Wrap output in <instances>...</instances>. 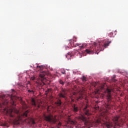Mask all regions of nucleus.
Listing matches in <instances>:
<instances>
[{
    "instance_id": "9b49d317",
    "label": "nucleus",
    "mask_w": 128,
    "mask_h": 128,
    "mask_svg": "<svg viewBox=\"0 0 128 128\" xmlns=\"http://www.w3.org/2000/svg\"><path fill=\"white\" fill-rule=\"evenodd\" d=\"M73 111L74 112H78V106L76 104H73Z\"/></svg>"
},
{
    "instance_id": "473e14b6",
    "label": "nucleus",
    "mask_w": 128,
    "mask_h": 128,
    "mask_svg": "<svg viewBox=\"0 0 128 128\" xmlns=\"http://www.w3.org/2000/svg\"><path fill=\"white\" fill-rule=\"evenodd\" d=\"M76 94V92L73 93V96H74Z\"/></svg>"
},
{
    "instance_id": "0eeeda50",
    "label": "nucleus",
    "mask_w": 128,
    "mask_h": 128,
    "mask_svg": "<svg viewBox=\"0 0 128 128\" xmlns=\"http://www.w3.org/2000/svg\"><path fill=\"white\" fill-rule=\"evenodd\" d=\"M58 96L60 98H62L64 100H66V90L62 89V92H60Z\"/></svg>"
},
{
    "instance_id": "e433bc0d",
    "label": "nucleus",
    "mask_w": 128,
    "mask_h": 128,
    "mask_svg": "<svg viewBox=\"0 0 128 128\" xmlns=\"http://www.w3.org/2000/svg\"><path fill=\"white\" fill-rule=\"evenodd\" d=\"M100 46V44H99Z\"/></svg>"
},
{
    "instance_id": "2eb2a0df",
    "label": "nucleus",
    "mask_w": 128,
    "mask_h": 128,
    "mask_svg": "<svg viewBox=\"0 0 128 128\" xmlns=\"http://www.w3.org/2000/svg\"><path fill=\"white\" fill-rule=\"evenodd\" d=\"M110 42H107L105 43L104 44H103L102 45V46H103V48H108V46H110Z\"/></svg>"
},
{
    "instance_id": "b1692460",
    "label": "nucleus",
    "mask_w": 128,
    "mask_h": 128,
    "mask_svg": "<svg viewBox=\"0 0 128 128\" xmlns=\"http://www.w3.org/2000/svg\"><path fill=\"white\" fill-rule=\"evenodd\" d=\"M28 92H30V93L32 92V94H34V90H28Z\"/></svg>"
},
{
    "instance_id": "7c9ffc66",
    "label": "nucleus",
    "mask_w": 128,
    "mask_h": 128,
    "mask_svg": "<svg viewBox=\"0 0 128 128\" xmlns=\"http://www.w3.org/2000/svg\"><path fill=\"white\" fill-rule=\"evenodd\" d=\"M70 98H71V100L72 99V96H70Z\"/></svg>"
},
{
    "instance_id": "f8f14e48",
    "label": "nucleus",
    "mask_w": 128,
    "mask_h": 128,
    "mask_svg": "<svg viewBox=\"0 0 128 128\" xmlns=\"http://www.w3.org/2000/svg\"><path fill=\"white\" fill-rule=\"evenodd\" d=\"M118 118H120V116H115L113 118V120L114 122L116 124H118Z\"/></svg>"
},
{
    "instance_id": "72a5a7b5",
    "label": "nucleus",
    "mask_w": 128,
    "mask_h": 128,
    "mask_svg": "<svg viewBox=\"0 0 128 128\" xmlns=\"http://www.w3.org/2000/svg\"><path fill=\"white\" fill-rule=\"evenodd\" d=\"M82 56L81 55V56H80V58H82Z\"/></svg>"
},
{
    "instance_id": "c9c22d12",
    "label": "nucleus",
    "mask_w": 128,
    "mask_h": 128,
    "mask_svg": "<svg viewBox=\"0 0 128 128\" xmlns=\"http://www.w3.org/2000/svg\"><path fill=\"white\" fill-rule=\"evenodd\" d=\"M110 106V105H109V104H108V106Z\"/></svg>"
},
{
    "instance_id": "423d86ee",
    "label": "nucleus",
    "mask_w": 128,
    "mask_h": 128,
    "mask_svg": "<svg viewBox=\"0 0 128 128\" xmlns=\"http://www.w3.org/2000/svg\"><path fill=\"white\" fill-rule=\"evenodd\" d=\"M31 104L32 105L34 106V108H36V110H38L40 108V104H36V100L34 98H32L31 99Z\"/></svg>"
},
{
    "instance_id": "39448f33",
    "label": "nucleus",
    "mask_w": 128,
    "mask_h": 128,
    "mask_svg": "<svg viewBox=\"0 0 128 128\" xmlns=\"http://www.w3.org/2000/svg\"><path fill=\"white\" fill-rule=\"evenodd\" d=\"M100 92H104L105 94H106L107 100L108 104L110 103V102L112 101V94H110L112 92V90L109 88L104 90V86H102L100 87V90H98L97 93L100 94Z\"/></svg>"
},
{
    "instance_id": "6ab92c4d",
    "label": "nucleus",
    "mask_w": 128,
    "mask_h": 128,
    "mask_svg": "<svg viewBox=\"0 0 128 128\" xmlns=\"http://www.w3.org/2000/svg\"><path fill=\"white\" fill-rule=\"evenodd\" d=\"M86 80H88V78H86V76H83L82 78V81L84 82H86Z\"/></svg>"
},
{
    "instance_id": "f03ea898",
    "label": "nucleus",
    "mask_w": 128,
    "mask_h": 128,
    "mask_svg": "<svg viewBox=\"0 0 128 128\" xmlns=\"http://www.w3.org/2000/svg\"><path fill=\"white\" fill-rule=\"evenodd\" d=\"M44 120L52 124H56V126L58 128H60L62 126V123L60 122H57L58 119H56V116H52V114L49 115H44Z\"/></svg>"
},
{
    "instance_id": "dca6fc26",
    "label": "nucleus",
    "mask_w": 128,
    "mask_h": 128,
    "mask_svg": "<svg viewBox=\"0 0 128 128\" xmlns=\"http://www.w3.org/2000/svg\"><path fill=\"white\" fill-rule=\"evenodd\" d=\"M42 68H44V66H38V65H36V70H42Z\"/></svg>"
},
{
    "instance_id": "2f4dec72",
    "label": "nucleus",
    "mask_w": 128,
    "mask_h": 128,
    "mask_svg": "<svg viewBox=\"0 0 128 128\" xmlns=\"http://www.w3.org/2000/svg\"><path fill=\"white\" fill-rule=\"evenodd\" d=\"M77 46H80V44H78Z\"/></svg>"
},
{
    "instance_id": "f704fd0d",
    "label": "nucleus",
    "mask_w": 128,
    "mask_h": 128,
    "mask_svg": "<svg viewBox=\"0 0 128 128\" xmlns=\"http://www.w3.org/2000/svg\"><path fill=\"white\" fill-rule=\"evenodd\" d=\"M72 101L74 102V99L72 100Z\"/></svg>"
},
{
    "instance_id": "f257e3e1",
    "label": "nucleus",
    "mask_w": 128,
    "mask_h": 128,
    "mask_svg": "<svg viewBox=\"0 0 128 128\" xmlns=\"http://www.w3.org/2000/svg\"><path fill=\"white\" fill-rule=\"evenodd\" d=\"M14 112L18 116V118L15 120V122L16 124H20V120H22V117L28 118V114L30 112V111H28V110H27L23 114H22L21 116L20 114V112L18 111V110L16 108H11L8 111V112L9 113L10 116L11 118H14V116L12 114V112Z\"/></svg>"
},
{
    "instance_id": "bb28decb",
    "label": "nucleus",
    "mask_w": 128,
    "mask_h": 128,
    "mask_svg": "<svg viewBox=\"0 0 128 128\" xmlns=\"http://www.w3.org/2000/svg\"><path fill=\"white\" fill-rule=\"evenodd\" d=\"M62 74H66V71L62 72Z\"/></svg>"
},
{
    "instance_id": "a211bd4d",
    "label": "nucleus",
    "mask_w": 128,
    "mask_h": 128,
    "mask_svg": "<svg viewBox=\"0 0 128 128\" xmlns=\"http://www.w3.org/2000/svg\"><path fill=\"white\" fill-rule=\"evenodd\" d=\"M66 57L67 58L68 60H70V58H72V55H70V53L68 52L67 54L66 55Z\"/></svg>"
},
{
    "instance_id": "a878e982",
    "label": "nucleus",
    "mask_w": 128,
    "mask_h": 128,
    "mask_svg": "<svg viewBox=\"0 0 128 128\" xmlns=\"http://www.w3.org/2000/svg\"><path fill=\"white\" fill-rule=\"evenodd\" d=\"M12 96H11V100H12L13 102V106H14V99H12Z\"/></svg>"
},
{
    "instance_id": "c85d7f7f",
    "label": "nucleus",
    "mask_w": 128,
    "mask_h": 128,
    "mask_svg": "<svg viewBox=\"0 0 128 128\" xmlns=\"http://www.w3.org/2000/svg\"><path fill=\"white\" fill-rule=\"evenodd\" d=\"M104 118H106V120H108V117H106V116H104Z\"/></svg>"
},
{
    "instance_id": "4468645a",
    "label": "nucleus",
    "mask_w": 128,
    "mask_h": 128,
    "mask_svg": "<svg viewBox=\"0 0 128 128\" xmlns=\"http://www.w3.org/2000/svg\"><path fill=\"white\" fill-rule=\"evenodd\" d=\"M105 125L106 126L107 128H112V124L109 122H106L105 123Z\"/></svg>"
},
{
    "instance_id": "6e6552de",
    "label": "nucleus",
    "mask_w": 128,
    "mask_h": 128,
    "mask_svg": "<svg viewBox=\"0 0 128 128\" xmlns=\"http://www.w3.org/2000/svg\"><path fill=\"white\" fill-rule=\"evenodd\" d=\"M84 112L85 116H90V110L88 108V105H86L84 108Z\"/></svg>"
},
{
    "instance_id": "cd10ccee",
    "label": "nucleus",
    "mask_w": 128,
    "mask_h": 128,
    "mask_svg": "<svg viewBox=\"0 0 128 128\" xmlns=\"http://www.w3.org/2000/svg\"><path fill=\"white\" fill-rule=\"evenodd\" d=\"M80 48H84V46L82 45V46H80Z\"/></svg>"
},
{
    "instance_id": "393cba45",
    "label": "nucleus",
    "mask_w": 128,
    "mask_h": 128,
    "mask_svg": "<svg viewBox=\"0 0 128 128\" xmlns=\"http://www.w3.org/2000/svg\"><path fill=\"white\" fill-rule=\"evenodd\" d=\"M113 35H114V34L112 32H110L108 34V36H112Z\"/></svg>"
},
{
    "instance_id": "4be33fe9",
    "label": "nucleus",
    "mask_w": 128,
    "mask_h": 128,
    "mask_svg": "<svg viewBox=\"0 0 128 128\" xmlns=\"http://www.w3.org/2000/svg\"><path fill=\"white\" fill-rule=\"evenodd\" d=\"M59 82L60 84H62V86H64V82L62 80H59Z\"/></svg>"
},
{
    "instance_id": "aec40b11",
    "label": "nucleus",
    "mask_w": 128,
    "mask_h": 128,
    "mask_svg": "<svg viewBox=\"0 0 128 128\" xmlns=\"http://www.w3.org/2000/svg\"><path fill=\"white\" fill-rule=\"evenodd\" d=\"M71 42L69 43V46H74V41L70 40Z\"/></svg>"
},
{
    "instance_id": "7ed1b4c3",
    "label": "nucleus",
    "mask_w": 128,
    "mask_h": 128,
    "mask_svg": "<svg viewBox=\"0 0 128 128\" xmlns=\"http://www.w3.org/2000/svg\"><path fill=\"white\" fill-rule=\"evenodd\" d=\"M90 118L88 117L87 118L84 116V115H81L80 116V119L84 122L85 126H94V124H100L102 122V121L100 120H97L96 122L94 121H90V120H88Z\"/></svg>"
},
{
    "instance_id": "412c9836",
    "label": "nucleus",
    "mask_w": 128,
    "mask_h": 128,
    "mask_svg": "<svg viewBox=\"0 0 128 128\" xmlns=\"http://www.w3.org/2000/svg\"><path fill=\"white\" fill-rule=\"evenodd\" d=\"M116 75H114V76H112V82H116Z\"/></svg>"
},
{
    "instance_id": "1a4fd4ad",
    "label": "nucleus",
    "mask_w": 128,
    "mask_h": 128,
    "mask_svg": "<svg viewBox=\"0 0 128 128\" xmlns=\"http://www.w3.org/2000/svg\"><path fill=\"white\" fill-rule=\"evenodd\" d=\"M86 54H94V48H91L88 49H86Z\"/></svg>"
},
{
    "instance_id": "9d476101",
    "label": "nucleus",
    "mask_w": 128,
    "mask_h": 128,
    "mask_svg": "<svg viewBox=\"0 0 128 128\" xmlns=\"http://www.w3.org/2000/svg\"><path fill=\"white\" fill-rule=\"evenodd\" d=\"M26 122H28V124H30L32 122V124H36V122L32 118H28V119L26 120Z\"/></svg>"
},
{
    "instance_id": "ddd939ff",
    "label": "nucleus",
    "mask_w": 128,
    "mask_h": 128,
    "mask_svg": "<svg viewBox=\"0 0 128 128\" xmlns=\"http://www.w3.org/2000/svg\"><path fill=\"white\" fill-rule=\"evenodd\" d=\"M55 104L57 106H62V100H58Z\"/></svg>"
},
{
    "instance_id": "c756f323",
    "label": "nucleus",
    "mask_w": 128,
    "mask_h": 128,
    "mask_svg": "<svg viewBox=\"0 0 128 128\" xmlns=\"http://www.w3.org/2000/svg\"><path fill=\"white\" fill-rule=\"evenodd\" d=\"M1 126H6V124H1Z\"/></svg>"
},
{
    "instance_id": "f3484780",
    "label": "nucleus",
    "mask_w": 128,
    "mask_h": 128,
    "mask_svg": "<svg viewBox=\"0 0 128 128\" xmlns=\"http://www.w3.org/2000/svg\"><path fill=\"white\" fill-rule=\"evenodd\" d=\"M69 122L70 124H76V122L74 120H69Z\"/></svg>"
},
{
    "instance_id": "5701e85b",
    "label": "nucleus",
    "mask_w": 128,
    "mask_h": 128,
    "mask_svg": "<svg viewBox=\"0 0 128 128\" xmlns=\"http://www.w3.org/2000/svg\"><path fill=\"white\" fill-rule=\"evenodd\" d=\"M84 98L82 97V96H80L78 97L77 100H82Z\"/></svg>"
},
{
    "instance_id": "20e7f679",
    "label": "nucleus",
    "mask_w": 128,
    "mask_h": 128,
    "mask_svg": "<svg viewBox=\"0 0 128 128\" xmlns=\"http://www.w3.org/2000/svg\"><path fill=\"white\" fill-rule=\"evenodd\" d=\"M46 74V72H42L40 73L38 77L39 80L37 82V84L40 86H43L46 84V78L44 77Z\"/></svg>"
}]
</instances>
